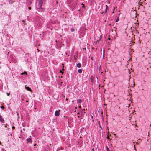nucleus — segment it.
Returning a JSON list of instances; mask_svg holds the SVG:
<instances>
[{
  "label": "nucleus",
  "instance_id": "nucleus-1",
  "mask_svg": "<svg viewBox=\"0 0 151 151\" xmlns=\"http://www.w3.org/2000/svg\"><path fill=\"white\" fill-rule=\"evenodd\" d=\"M38 3L36 6L37 10L39 12H44L45 9L42 7V6L44 3H45V0H37Z\"/></svg>",
  "mask_w": 151,
  "mask_h": 151
},
{
  "label": "nucleus",
  "instance_id": "nucleus-2",
  "mask_svg": "<svg viewBox=\"0 0 151 151\" xmlns=\"http://www.w3.org/2000/svg\"><path fill=\"white\" fill-rule=\"evenodd\" d=\"M10 60L13 63H15V60L12 55H10Z\"/></svg>",
  "mask_w": 151,
  "mask_h": 151
},
{
  "label": "nucleus",
  "instance_id": "nucleus-3",
  "mask_svg": "<svg viewBox=\"0 0 151 151\" xmlns=\"http://www.w3.org/2000/svg\"><path fill=\"white\" fill-rule=\"evenodd\" d=\"M60 110L56 111L55 113V115L56 116H58L60 115Z\"/></svg>",
  "mask_w": 151,
  "mask_h": 151
},
{
  "label": "nucleus",
  "instance_id": "nucleus-4",
  "mask_svg": "<svg viewBox=\"0 0 151 151\" xmlns=\"http://www.w3.org/2000/svg\"><path fill=\"white\" fill-rule=\"evenodd\" d=\"M94 77L92 75L90 77L91 82L92 83H93L94 82Z\"/></svg>",
  "mask_w": 151,
  "mask_h": 151
},
{
  "label": "nucleus",
  "instance_id": "nucleus-5",
  "mask_svg": "<svg viewBox=\"0 0 151 151\" xmlns=\"http://www.w3.org/2000/svg\"><path fill=\"white\" fill-rule=\"evenodd\" d=\"M85 109H82L81 110V111H80L81 113V115L83 114L84 115V114L85 113Z\"/></svg>",
  "mask_w": 151,
  "mask_h": 151
},
{
  "label": "nucleus",
  "instance_id": "nucleus-6",
  "mask_svg": "<svg viewBox=\"0 0 151 151\" xmlns=\"http://www.w3.org/2000/svg\"><path fill=\"white\" fill-rule=\"evenodd\" d=\"M26 140L27 141V143H28L29 142L32 143V140L31 138L27 139Z\"/></svg>",
  "mask_w": 151,
  "mask_h": 151
},
{
  "label": "nucleus",
  "instance_id": "nucleus-7",
  "mask_svg": "<svg viewBox=\"0 0 151 151\" xmlns=\"http://www.w3.org/2000/svg\"><path fill=\"white\" fill-rule=\"evenodd\" d=\"M0 121L1 122L4 123V120L2 118V116L0 114Z\"/></svg>",
  "mask_w": 151,
  "mask_h": 151
},
{
  "label": "nucleus",
  "instance_id": "nucleus-8",
  "mask_svg": "<svg viewBox=\"0 0 151 151\" xmlns=\"http://www.w3.org/2000/svg\"><path fill=\"white\" fill-rule=\"evenodd\" d=\"M25 89L27 91H29L30 92H32V91L31 88L29 87H26V86H25Z\"/></svg>",
  "mask_w": 151,
  "mask_h": 151
},
{
  "label": "nucleus",
  "instance_id": "nucleus-9",
  "mask_svg": "<svg viewBox=\"0 0 151 151\" xmlns=\"http://www.w3.org/2000/svg\"><path fill=\"white\" fill-rule=\"evenodd\" d=\"M77 103H78V105H80L82 103L81 100L80 99H77Z\"/></svg>",
  "mask_w": 151,
  "mask_h": 151
},
{
  "label": "nucleus",
  "instance_id": "nucleus-10",
  "mask_svg": "<svg viewBox=\"0 0 151 151\" xmlns=\"http://www.w3.org/2000/svg\"><path fill=\"white\" fill-rule=\"evenodd\" d=\"M77 4V3H72V7L73 8L75 7V6Z\"/></svg>",
  "mask_w": 151,
  "mask_h": 151
},
{
  "label": "nucleus",
  "instance_id": "nucleus-11",
  "mask_svg": "<svg viewBox=\"0 0 151 151\" xmlns=\"http://www.w3.org/2000/svg\"><path fill=\"white\" fill-rule=\"evenodd\" d=\"M73 0H67V3L68 4H70L73 1Z\"/></svg>",
  "mask_w": 151,
  "mask_h": 151
},
{
  "label": "nucleus",
  "instance_id": "nucleus-12",
  "mask_svg": "<svg viewBox=\"0 0 151 151\" xmlns=\"http://www.w3.org/2000/svg\"><path fill=\"white\" fill-rule=\"evenodd\" d=\"M77 66L78 68H80L81 66V63H78L77 64Z\"/></svg>",
  "mask_w": 151,
  "mask_h": 151
},
{
  "label": "nucleus",
  "instance_id": "nucleus-13",
  "mask_svg": "<svg viewBox=\"0 0 151 151\" xmlns=\"http://www.w3.org/2000/svg\"><path fill=\"white\" fill-rule=\"evenodd\" d=\"M82 69H79L78 70V72L79 73H81L82 72Z\"/></svg>",
  "mask_w": 151,
  "mask_h": 151
},
{
  "label": "nucleus",
  "instance_id": "nucleus-14",
  "mask_svg": "<svg viewBox=\"0 0 151 151\" xmlns=\"http://www.w3.org/2000/svg\"><path fill=\"white\" fill-rule=\"evenodd\" d=\"M24 74H26V75L27 74V73L26 71H24V72L22 73H21V75H24Z\"/></svg>",
  "mask_w": 151,
  "mask_h": 151
},
{
  "label": "nucleus",
  "instance_id": "nucleus-15",
  "mask_svg": "<svg viewBox=\"0 0 151 151\" xmlns=\"http://www.w3.org/2000/svg\"><path fill=\"white\" fill-rule=\"evenodd\" d=\"M5 105L4 106H1L0 107L2 109H4L5 108Z\"/></svg>",
  "mask_w": 151,
  "mask_h": 151
},
{
  "label": "nucleus",
  "instance_id": "nucleus-16",
  "mask_svg": "<svg viewBox=\"0 0 151 151\" xmlns=\"http://www.w3.org/2000/svg\"><path fill=\"white\" fill-rule=\"evenodd\" d=\"M14 1L15 0H10V3H13Z\"/></svg>",
  "mask_w": 151,
  "mask_h": 151
},
{
  "label": "nucleus",
  "instance_id": "nucleus-17",
  "mask_svg": "<svg viewBox=\"0 0 151 151\" xmlns=\"http://www.w3.org/2000/svg\"><path fill=\"white\" fill-rule=\"evenodd\" d=\"M106 149L107 151H110V150L109 149V148H108V147L107 146H106Z\"/></svg>",
  "mask_w": 151,
  "mask_h": 151
},
{
  "label": "nucleus",
  "instance_id": "nucleus-18",
  "mask_svg": "<svg viewBox=\"0 0 151 151\" xmlns=\"http://www.w3.org/2000/svg\"><path fill=\"white\" fill-rule=\"evenodd\" d=\"M109 9V7L107 5H106V9L108 10Z\"/></svg>",
  "mask_w": 151,
  "mask_h": 151
},
{
  "label": "nucleus",
  "instance_id": "nucleus-19",
  "mask_svg": "<svg viewBox=\"0 0 151 151\" xmlns=\"http://www.w3.org/2000/svg\"><path fill=\"white\" fill-rule=\"evenodd\" d=\"M119 17H118L117 19H116V22H117L119 20Z\"/></svg>",
  "mask_w": 151,
  "mask_h": 151
},
{
  "label": "nucleus",
  "instance_id": "nucleus-20",
  "mask_svg": "<svg viewBox=\"0 0 151 151\" xmlns=\"http://www.w3.org/2000/svg\"><path fill=\"white\" fill-rule=\"evenodd\" d=\"M75 30V29L74 28H72L71 29V31L72 32L74 31Z\"/></svg>",
  "mask_w": 151,
  "mask_h": 151
},
{
  "label": "nucleus",
  "instance_id": "nucleus-21",
  "mask_svg": "<svg viewBox=\"0 0 151 151\" xmlns=\"http://www.w3.org/2000/svg\"><path fill=\"white\" fill-rule=\"evenodd\" d=\"M102 35H101L100 36V38H99V40H101V39L102 38Z\"/></svg>",
  "mask_w": 151,
  "mask_h": 151
},
{
  "label": "nucleus",
  "instance_id": "nucleus-22",
  "mask_svg": "<svg viewBox=\"0 0 151 151\" xmlns=\"http://www.w3.org/2000/svg\"><path fill=\"white\" fill-rule=\"evenodd\" d=\"M81 5H83V6H82V7L83 8H84L85 7V6H84V4H83V3H82Z\"/></svg>",
  "mask_w": 151,
  "mask_h": 151
},
{
  "label": "nucleus",
  "instance_id": "nucleus-23",
  "mask_svg": "<svg viewBox=\"0 0 151 151\" xmlns=\"http://www.w3.org/2000/svg\"><path fill=\"white\" fill-rule=\"evenodd\" d=\"M60 72L62 73V75H63V72L62 71V70H60Z\"/></svg>",
  "mask_w": 151,
  "mask_h": 151
},
{
  "label": "nucleus",
  "instance_id": "nucleus-24",
  "mask_svg": "<svg viewBox=\"0 0 151 151\" xmlns=\"http://www.w3.org/2000/svg\"><path fill=\"white\" fill-rule=\"evenodd\" d=\"M6 104L7 105H8V109H9V104H8V103H7Z\"/></svg>",
  "mask_w": 151,
  "mask_h": 151
},
{
  "label": "nucleus",
  "instance_id": "nucleus-25",
  "mask_svg": "<svg viewBox=\"0 0 151 151\" xmlns=\"http://www.w3.org/2000/svg\"><path fill=\"white\" fill-rule=\"evenodd\" d=\"M98 123L99 124V125H100V121H98Z\"/></svg>",
  "mask_w": 151,
  "mask_h": 151
},
{
  "label": "nucleus",
  "instance_id": "nucleus-26",
  "mask_svg": "<svg viewBox=\"0 0 151 151\" xmlns=\"http://www.w3.org/2000/svg\"><path fill=\"white\" fill-rule=\"evenodd\" d=\"M104 52H105V50H104H104H103V54H104L103 57H104Z\"/></svg>",
  "mask_w": 151,
  "mask_h": 151
},
{
  "label": "nucleus",
  "instance_id": "nucleus-27",
  "mask_svg": "<svg viewBox=\"0 0 151 151\" xmlns=\"http://www.w3.org/2000/svg\"><path fill=\"white\" fill-rule=\"evenodd\" d=\"M6 94H7V95L8 96H9V93H6Z\"/></svg>",
  "mask_w": 151,
  "mask_h": 151
},
{
  "label": "nucleus",
  "instance_id": "nucleus-28",
  "mask_svg": "<svg viewBox=\"0 0 151 151\" xmlns=\"http://www.w3.org/2000/svg\"><path fill=\"white\" fill-rule=\"evenodd\" d=\"M15 127H14V126H13V127H12V129H15Z\"/></svg>",
  "mask_w": 151,
  "mask_h": 151
},
{
  "label": "nucleus",
  "instance_id": "nucleus-29",
  "mask_svg": "<svg viewBox=\"0 0 151 151\" xmlns=\"http://www.w3.org/2000/svg\"><path fill=\"white\" fill-rule=\"evenodd\" d=\"M107 10L105 9V12H104L105 13H107Z\"/></svg>",
  "mask_w": 151,
  "mask_h": 151
},
{
  "label": "nucleus",
  "instance_id": "nucleus-30",
  "mask_svg": "<svg viewBox=\"0 0 151 151\" xmlns=\"http://www.w3.org/2000/svg\"><path fill=\"white\" fill-rule=\"evenodd\" d=\"M106 138L108 139H109V136H108L107 137H106Z\"/></svg>",
  "mask_w": 151,
  "mask_h": 151
},
{
  "label": "nucleus",
  "instance_id": "nucleus-31",
  "mask_svg": "<svg viewBox=\"0 0 151 151\" xmlns=\"http://www.w3.org/2000/svg\"><path fill=\"white\" fill-rule=\"evenodd\" d=\"M92 151H94V148H93L92 149Z\"/></svg>",
  "mask_w": 151,
  "mask_h": 151
},
{
  "label": "nucleus",
  "instance_id": "nucleus-32",
  "mask_svg": "<svg viewBox=\"0 0 151 151\" xmlns=\"http://www.w3.org/2000/svg\"><path fill=\"white\" fill-rule=\"evenodd\" d=\"M91 60H93V57H91Z\"/></svg>",
  "mask_w": 151,
  "mask_h": 151
},
{
  "label": "nucleus",
  "instance_id": "nucleus-33",
  "mask_svg": "<svg viewBox=\"0 0 151 151\" xmlns=\"http://www.w3.org/2000/svg\"><path fill=\"white\" fill-rule=\"evenodd\" d=\"M104 11H102L100 13H101V14H103L104 13Z\"/></svg>",
  "mask_w": 151,
  "mask_h": 151
},
{
  "label": "nucleus",
  "instance_id": "nucleus-34",
  "mask_svg": "<svg viewBox=\"0 0 151 151\" xmlns=\"http://www.w3.org/2000/svg\"><path fill=\"white\" fill-rule=\"evenodd\" d=\"M78 107L80 109L81 108V106H78Z\"/></svg>",
  "mask_w": 151,
  "mask_h": 151
},
{
  "label": "nucleus",
  "instance_id": "nucleus-35",
  "mask_svg": "<svg viewBox=\"0 0 151 151\" xmlns=\"http://www.w3.org/2000/svg\"><path fill=\"white\" fill-rule=\"evenodd\" d=\"M64 68H62L61 70H62V71L64 70Z\"/></svg>",
  "mask_w": 151,
  "mask_h": 151
},
{
  "label": "nucleus",
  "instance_id": "nucleus-36",
  "mask_svg": "<svg viewBox=\"0 0 151 151\" xmlns=\"http://www.w3.org/2000/svg\"><path fill=\"white\" fill-rule=\"evenodd\" d=\"M99 127L102 129V128L101 125H99Z\"/></svg>",
  "mask_w": 151,
  "mask_h": 151
},
{
  "label": "nucleus",
  "instance_id": "nucleus-37",
  "mask_svg": "<svg viewBox=\"0 0 151 151\" xmlns=\"http://www.w3.org/2000/svg\"><path fill=\"white\" fill-rule=\"evenodd\" d=\"M100 85L99 84V89L100 88Z\"/></svg>",
  "mask_w": 151,
  "mask_h": 151
},
{
  "label": "nucleus",
  "instance_id": "nucleus-38",
  "mask_svg": "<svg viewBox=\"0 0 151 151\" xmlns=\"http://www.w3.org/2000/svg\"><path fill=\"white\" fill-rule=\"evenodd\" d=\"M77 115H80V113L79 112H78L77 113Z\"/></svg>",
  "mask_w": 151,
  "mask_h": 151
},
{
  "label": "nucleus",
  "instance_id": "nucleus-39",
  "mask_svg": "<svg viewBox=\"0 0 151 151\" xmlns=\"http://www.w3.org/2000/svg\"><path fill=\"white\" fill-rule=\"evenodd\" d=\"M23 131H25V128H23Z\"/></svg>",
  "mask_w": 151,
  "mask_h": 151
},
{
  "label": "nucleus",
  "instance_id": "nucleus-40",
  "mask_svg": "<svg viewBox=\"0 0 151 151\" xmlns=\"http://www.w3.org/2000/svg\"><path fill=\"white\" fill-rule=\"evenodd\" d=\"M37 50L38 52H39V50L38 49H37Z\"/></svg>",
  "mask_w": 151,
  "mask_h": 151
},
{
  "label": "nucleus",
  "instance_id": "nucleus-41",
  "mask_svg": "<svg viewBox=\"0 0 151 151\" xmlns=\"http://www.w3.org/2000/svg\"><path fill=\"white\" fill-rule=\"evenodd\" d=\"M17 116H19V114L18 113H17Z\"/></svg>",
  "mask_w": 151,
  "mask_h": 151
},
{
  "label": "nucleus",
  "instance_id": "nucleus-42",
  "mask_svg": "<svg viewBox=\"0 0 151 151\" xmlns=\"http://www.w3.org/2000/svg\"><path fill=\"white\" fill-rule=\"evenodd\" d=\"M7 124L5 125V127H7Z\"/></svg>",
  "mask_w": 151,
  "mask_h": 151
},
{
  "label": "nucleus",
  "instance_id": "nucleus-43",
  "mask_svg": "<svg viewBox=\"0 0 151 151\" xmlns=\"http://www.w3.org/2000/svg\"><path fill=\"white\" fill-rule=\"evenodd\" d=\"M20 118V117L19 116H18V118L19 119Z\"/></svg>",
  "mask_w": 151,
  "mask_h": 151
},
{
  "label": "nucleus",
  "instance_id": "nucleus-44",
  "mask_svg": "<svg viewBox=\"0 0 151 151\" xmlns=\"http://www.w3.org/2000/svg\"><path fill=\"white\" fill-rule=\"evenodd\" d=\"M29 9H31V7H29Z\"/></svg>",
  "mask_w": 151,
  "mask_h": 151
},
{
  "label": "nucleus",
  "instance_id": "nucleus-45",
  "mask_svg": "<svg viewBox=\"0 0 151 151\" xmlns=\"http://www.w3.org/2000/svg\"><path fill=\"white\" fill-rule=\"evenodd\" d=\"M22 22H25V21L24 20H22Z\"/></svg>",
  "mask_w": 151,
  "mask_h": 151
},
{
  "label": "nucleus",
  "instance_id": "nucleus-46",
  "mask_svg": "<svg viewBox=\"0 0 151 151\" xmlns=\"http://www.w3.org/2000/svg\"><path fill=\"white\" fill-rule=\"evenodd\" d=\"M114 28H115V29L116 31V30L117 29V28H116L115 27H114Z\"/></svg>",
  "mask_w": 151,
  "mask_h": 151
},
{
  "label": "nucleus",
  "instance_id": "nucleus-47",
  "mask_svg": "<svg viewBox=\"0 0 151 151\" xmlns=\"http://www.w3.org/2000/svg\"><path fill=\"white\" fill-rule=\"evenodd\" d=\"M108 39L109 40L110 39V38H108Z\"/></svg>",
  "mask_w": 151,
  "mask_h": 151
},
{
  "label": "nucleus",
  "instance_id": "nucleus-48",
  "mask_svg": "<svg viewBox=\"0 0 151 151\" xmlns=\"http://www.w3.org/2000/svg\"><path fill=\"white\" fill-rule=\"evenodd\" d=\"M26 102H28V101L27 100V101H26Z\"/></svg>",
  "mask_w": 151,
  "mask_h": 151
},
{
  "label": "nucleus",
  "instance_id": "nucleus-49",
  "mask_svg": "<svg viewBox=\"0 0 151 151\" xmlns=\"http://www.w3.org/2000/svg\"><path fill=\"white\" fill-rule=\"evenodd\" d=\"M78 118H79V117H80V116H78Z\"/></svg>",
  "mask_w": 151,
  "mask_h": 151
},
{
  "label": "nucleus",
  "instance_id": "nucleus-50",
  "mask_svg": "<svg viewBox=\"0 0 151 151\" xmlns=\"http://www.w3.org/2000/svg\"><path fill=\"white\" fill-rule=\"evenodd\" d=\"M61 149L63 150V149H62V147H61Z\"/></svg>",
  "mask_w": 151,
  "mask_h": 151
},
{
  "label": "nucleus",
  "instance_id": "nucleus-51",
  "mask_svg": "<svg viewBox=\"0 0 151 151\" xmlns=\"http://www.w3.org/2000/svg\"><path fill=\"white\" fill-rule=\"evenodd\" d=\"M36 145V144H34V146L35 145Z\"/></svg>",
  "mask_w": 151,
  "mask_h": 151
},
{
  "label": "nucleus",
  "instance_id": "nucleus-52",
  "mask_svg": "<svg viewBox=\"0 0 151 151\" xmlns=\"http://www.w3.org/2000/svg\"><path fill=\"white\" fill-rule=\"evenodd\" d=\"M76 109H77V107H76Z\"/></svg>",
  "mask_w": 151,
  "mask_h": 151
},
{
  "label": "nucleus",
  "instance_id": "nucleus-53",
  "mask_svg": "<svg viewBox=\"0 0 151 151\" xmlns=\"http://www.w3.org/2000/svg\"><path fill=\"white\" fill-rule=\"evenodd\" d=\"M62 65H63V64H62Z\"/></svg>",
  "mask_w": 151,
  "mask_h": 151
},
{
  "label": "nucleus",
  "instance_id": "nucleus-54",
  "mask_svg": "<svg viewBox=\"0 0 151 151\" xmlns=\"http://www.w3.org/2000/svg\"><path fill=\"white\" fill-rule=\"evenodd\" d=\"M64 67V66L63 65V67Z\"/></svg>",
  "mask_w": 151,
  "mask_h": 151
},
{
  "label": "nucleus",
  "instance_id": "nucleus-55",
  "mask_svg": "<svg viewBox=\"0 0 151 151\" xmlns=\"http://www.w3.org/2000/svg\"><path fill=\"white\" fill-rule=\"evenodd\" d=\"M99 150V151H100L99 150Z\"/></svg>",
  "mask_w": 151,
  "mask_h": 151
}]
</instances>
